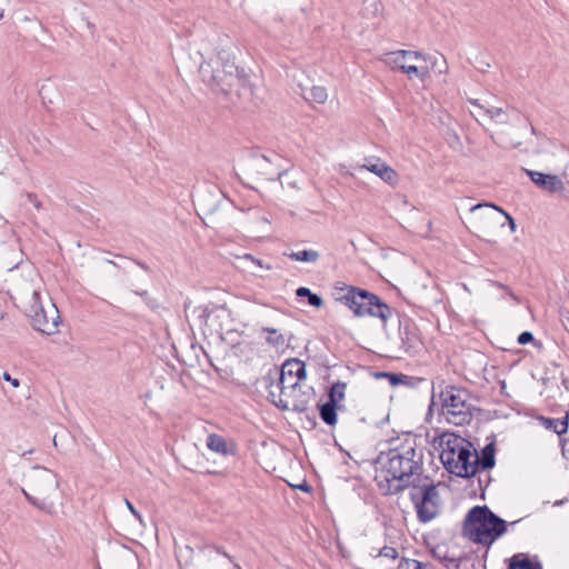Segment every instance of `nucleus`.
Returning <instances> with one entry per match:
<instances>
[{"label":"nucleus","instance_id":"nucleus-6","mask_svg":"<svg viewBox=\"0 0 569 569\" xmlns=\"http://www.w3.org/2000/svg\"><path fill=\"white\" fill-rule=\"evenodd\" d=\"M27 316L30 318L32 328L47 336L56 333L61 321L59 310L54 305L51 306L50 317H48V311L42 306L39 291L32 292L30 305L27 308Z\"/></svg>","mask_w":569,"mask_h":569},{"label":"nucleus","instance_id":"nucleus-50","mask_svg":"<svg viewBox=\"0 0 569 569\" xmlns=\"http://www.w3.org/2000/svg\"><path fill=\"white\" fill-rule=\"evenodd\" d=\"M130 260L133 261L138 267H140L146 272H151V268L146 262L136 258H130Z\"/></svg>","mask_w":569,"mask_h":569},{"label":"nucleus","instance_id":"nucleus-34","mask_svg":"<svg viewBox=\"0 0 569 569\" xmlns=\"http://www.w3.org/2000/svg\"><path fill=\"white\" fill-rule=\"evenodd\" d=\"M427 566H430V563L429 562L425 563L419 560L402 557L397 569H423Z\"/></svg>","mask_w":569,"mask_h":569},{"label":"nucleus","instance_id":"nucleus-59","mask_svg":"<svg viewBox=\"0 0 569 569\" xmlns=\"http://www.w3.org/2000/svg\"><path fill=\"white\" fill-rule=\"evenodd\" d=\"M259 157H260L262 160L267 161V162H271V161H272V160H271V158H270V157H268V156H266V154H260Z\"/></svg>","mask_w":569,"mask_h":569},{"label":"nucleus","instance_id":"nucleus-37","mask_svg":"<svg viewBox=\"0 0 569 569\" xmlns=\"http://www.w3.org/2000/svg\"><path fill=\"white\" fill-rule=\"evenodd\" d=\"M517 342L521 346L532 343L535 347H541V342L535 339V336L531 331H522L518 338Z\"/></svg>","mask_w":569,"mask_h":569},{"label":"nucleus","instance_id":"nucleus-25","mask_svg":"<svg viewBox=\"0 0 569 569\" xmlns=\"http://www.w3.org/2000/svg\"><path fill=\"white\" fill-rule=\"evenodd\" d=\"M283 256L288 257L292 261L306 263H316L320 258V253L313 249H302L299 251L283 252Z\"/></svg>","mask_w":569,"mask_h":569},{"label":"nucleus","instance_id":"nucleus-15","mask_svg":"<svg viewBox=\"0 0 569 569\" xmlns=\"http://www.w3.org/2000/svg\"><path fill=\"white\" fill-rule=\"evenodd\" d=\"M360 169H366L369 172L375 173L390 186H396L399 179L397 171L378 157L365 158V163Z\"/></svg>","mask_w":569,"mask_h":569},{"label":"nucleus","instance_id":"nucleus-22","mask_svg":"<svg viewBox=\"0 0 569 569\" xmlns=\"http://www.w3.org/2000/svg\"><path fill=\"white\" fill-rule=\"evenodd\" d=\"M292 396V403L290 409L295 412H306L309 408L310 400L316 396V391L312 387H308L307 390L302 391L301 387L297 388L295 393H290Z\"/></svg>","mask_w":569,"mask_h":569},{"label":"nucleus","instance_id":"nucleus-49","mask_svg":"<svg viewBox=\"0 0 569 569\" xmlns=\"http://www.w3.org/2000/svg\"><path fill=\"white\" fill-rule=\"evenodd\" d=\"M209 548H212L214 549V551L219 555H222L224 556L226 558H228L231 562H233V558L222 548V547H219V546H209Z\"/></svg>","mask_w":569,"mask_h":569},{"label":"nucleus","instance_id":"nucleus-3","mask_svg":"<svg viewBox=\"0 0 569 569\" xmlns=\"http://www.w3.org/2000/svg\"><path fill=\"white\" fill-rule=\"evenodd\" d=\"M520 520L507 522L495 513L487 505L475 506L468 510L462 521V536L471 542L490 548Z\"/></svg>","mask_w":569,"mask_h":569},{"label":"nucleus","instance_id":"nucleus-28","mask_svg":"<svg viewBox=\"0 0 569 569\" xmlns=\"http://www.w3.org/2000/svg\"><path fill=\"white\" fill-rule=\"evenodd\" d=\"M296 297L298 299L306 298L307 303L316 309H320L325 306L323 298L319 293L312 292L308 287L297 288Z\"/></svg>","mask_w":569,"mask_h":569},{"label":"nucleus","instance_id":"nucleus-20","mask_svg":"<svg viewBox=\"0 0 569 569\" xmlns=\"http://www.w3.org/2000/svg\"><path fill=\"white\" fill-rule=\"evenodd\" d=\"M507 569H543L538 556L531 558L528 553L518 552L505 560Z\"/></svg>","mask_w":569,"mask_h":569},{"label":"nucleus","instance_id":"nucleus-1","mask_svg":"<svg viewBox=\"0 0 569 569\" xmlns=\"http://www.w3.org/2000/svg\"><path fill=\"white\" fill-rule=\"evenodd\" d=\"M198 72L212 93L231 101L236 97L241 103L253 102L254 91L250 73L236 63L231 51L219 50L216 57L201 62Z\"/></svg>","mask_w":569,"mask_h":569},{"label":"nucleus","instance_id":"nucleus-36","mask_svg":"<svg viewBox=\"0 0 569 569\" xmlns=\"http://www.w3.org/2000/svg\"><path fill=\"white\" fill-rule=\"evenodd\" d=\"M536 420L539 421L547 430H551L558 435V420L556 418L546 417L542 415L536 416Z\"/></svg>","mask_w":569,"mask_h":569},{"label":"nucleus","instance_id":"nucleus-27","mask_svg":"<svg viewBox=\"0 0 569 569\" xmlns=\"http://www.w3.org/2000/svg\"><path fill=\"white\" fill-rule=\"evenodd\" d=\"M483 409L480 407L473 406L469 402H467V408L463 409V411H459L458 419H449L450 423H453L455 426H465L469 425L473 418L475 415H482Z\"/></svg>","mask_w":569,"mask_h":569},{"label":"nucleus","instance_id":"nucleus-63","mask_svg":"<svg viewBox=\"0 0 569 569\" xmlns=\"http://www.w3.org/2000/svg\"><path fill=\"white\" fill-rule=\"evenodd\" d=\"M471 103H472L473 106H477V107H479V108H482V106H480V104L478 103V100H472V101H471Z\"/></svg>","mask_w":569,"mask_h":569},{"label":"nucleus","instance_id":"nucleus-23","mask_svg":"<svg viewBox=\"0 0 569 569\" xmlns=\"http://www.w3.org/2000/svg\"><path fill=\"white\" fill-rule=\"evenodd\" d=\"M352 289H358V286L347 284L343 281H336L332 286V293H331L333 300L338 303H341L342 306H345L346 308H348L350 310V308H351L350 300H352V297L350 298V296L352 293L351 292Z\"/></svg>","mask_w":569,"mask_h":569},{"label":"nucleus","instance_id":"nucleus-40","mask_svg":"<svg viewBox=\"0 0 569 569\" xmlns=\"http://www.w3.org/2000/svg\"><path fill=\"white\" fill-rule=\"evenodd\" d=\"M377 557H386V558H390V559L395 560L399 557V553L396 548L390 547V546H385L379 550Z\"/></svg>","mask_w":569,"mask_h":569},{"label":"nucleus","instance_id":"nucleus-9","mask_svg":"<svg viewBox=\"0 0 569 569\" xmlns=\"http://www.w3.org/2000/svg\"><path fill=\"white\" fill-rule=\"evenodd\" d=\"M398 332L401 340L400 349H402L408 356L418 355L423 347V340L419 327L412 318L405 313H398Z\"/></svg>","mask_w":569,"mask_h":569},{"label":"nucleus","instance_id":"nucleus-54","mask_svg":"<svg viewBox=\"0 0 569 569\" xmlns=\"http://www.w3.org/2000/svg\"><path fill=\"white\" fill-rule=\"evenodd\" d=\"M507 296H509V298H511L516 303H521V299L519 298V296H517L512 289L510 288L507 292Z\"/></svg>","mask_w":569,"mask_h":569},{"label":"nucleus","instance_id":"nucleus-26","mask_svg":"<svg viewBox=\"0 0 569 569\" xmlns=\"http://www.w3.org/2000/svg\"><path fill=\"white\" fill-rule=\"evenodd\" d=\"M481 209H491V210L500 212L502 216H505L510 231L516 232L517 222H516L515 218L509 212H507L503 208L499 207L498 204H496L493 202H479V203L472 206L470 210L472 212H475V211L481 210Z\"/></svg>","mask_w":569,"mask_h":569},{"label":"nucleus","instance_id":"nucleus-55","mask_svg":"<svg viewBox=\"0 0 569 569\" xmlns=\"http://www.w3.org/2000/svg\"><path fill=\"white\" fill-rule=\"evenodd\" d=\"M389 372L390 371H377L373 373V376L376 379H387L388 380Z\"/></svg>","mask_w":569,"mask_h":569},{"label":"nucleus","instance_id":"nucleus-17","mask_svg":"<svg viewBox=\"0 0 569 569\" xmlns=\"http://www.w3.org/2000/svg\"><path fill=\"white\" fill-rule=\"evenodd\" d=\"M525 171L530 180L543 191L558 193L566 189L563 181L557 174L529 169H526Z\"/></svg>","mask_w":569,"mask_h":569},{"label":"nucleus","instance_id":"nucleus-11","mask_svg":"<svg viewBox=\"0 0 569 569\" xmlns=\"http://www.w3.org/2000/svg\"><path fill=\"white\" fill-rule=\"evenodd\" d=\"M385 473V479L377 482V486L383 496H395L403 492L408 488L415 490V488L418 486V482L422 481V475L420 477L416 475H402L397 477L398 473L396 472Z\"/></svg>","mask_w":569,"mask_h":569},{"label":"nucleus","instance_id":"nucleus-62","mask_svg":"<svg viewBox=\"0 0 569 569\" xmlns=\"http://www.w3.org/2000/svg\"><path fill=\"white\" fill-rule=\"evenodd\" d=\"M283 396H284V397H291V398H292V396L290 395V390H286V392H282V397H283Z\"/></svg>","mask_w":569,"mask_h":569},{"label":"nucleus","instance_id":"nucleus-60","mask_svg":"<svg viewBox=\"0 0 569 569\" xmlns=\"http://www.w3.org/2000/svg\"><path fill=\"white\" fill-rule=\"evenodd\" d=\"M287 174V170H281L277 173V179H281L282 176Z\"/></svg>","mask_w":569,"mask_h":569},{"label":"nucleus","instance_id":"nucleus-10","mask_svg":"<svg viewBox=\"0 0 569 569\" xmlns=\"http://www.w3.org/2000/svg\"><path fill=\"white\" fill-rule=\"evenodd\" d=\"M472 398L471 392L463 387L448 385L440 393L442 407L448 408L447 420L458 419L459 411L467 408L468 399Z\"/></svg>","mask_w":569,"mask_h":569},{"label":"nucleus","instance_id":"nucleus-14","mask_svg":"<svg viewBox=\"0 0 569 569\" xmlns=\"http://www.w3.org/2000/svg\"><path fill=\"white\" fill-rule=\"evenodd\" d=\"M279 380V383L283 385V376L290 377V380L297 381L299 386L300 381L307 378L306 363L298 358L287 359L280 369L273 368L269 370Z\"/></svg>","mask_w":569,"mask_h":569},{"label":"nucleus","instance_id":"nucleus-61","mask_svg":"<svg viewBox=\"0 0 569 569\" xmlns=\"http://www.w3.org/2000/svg\"><path fill=\"white\" fill-rule=\"evenodd\" d=\"M22 260H19L18 262H16L14 264H12L11 267H9L8 269L9 270H13V269H17L19 267V264L21 263Z\"/></svg>","mask_w":569,"mask_h":569},{"label":"nucleus","instance_id":"nucleus-8","mask_svg":"<svg viewBox=\"0 0 569 569\" xmlns=\"http://www.w3.org/2000/svg\"><path fill=\"white\" fill-rule=\"evenodd\" d=\"M196 310L199 311L198 319L204 335L208 330L210 335L218 333L221 336L224 330L223 321L227 319L231 320L232 316V311L226 303L210 302L206 306L197 307Z\"/></svg>","mask_w":569,"mask_h":569},{"label":"nucleus","instance_id":"nucleus-35","mask_svg":"<svg viewBox=\"0 0 569 569\" xmlns=\"http://www.w3.org/2000/svg\"><path fill=\"white\" fill-rule=\"evenodd\" d=\"M136 296H139L148 308L151 310H158L160 305L156 298L150 297L147 290H133Z\"/></svg>","mask_w":569,"mask_h":569},{"label":"nucleus","instance_id":"nucleus-18","mask_svg":"<svg viewBox=\"0 0 569 569\" xmlns=\"http://www.w3.org/2000/svg\"><path fill=\"white\" fill-rule=\"evenodd\" d=\"M406 59H401L397 51L387 53V62L391 66L392 70L406 73L409 77L416 76L420 80H426L430 72L428 67H417L415 64H406Z\"/></svg>","mask_w":569,"mask_h":569},{"label":"nucleus","instance_id":"nucleus-5","mask_svg":"<svg viewBox=\"0 0 569 569\" xmlns=\"http://www.w3.org/2000/svg\"><path fill=\"white\" fill-rule=\"evenodd\" d=\"M409 497L420 523L430 522L440 513V495L429 476L422 475V481L410 491Z\"/></svg>","mask_w":569,"mask_h":569},{"label":"nucleus","instance_id":"nucleus-52","mask_svg":"<svg viewBox=\"0 0 569 569\" xmlns=\"http://www.w3.org/2000/svg\"><path fill=\"white\" fill-rule=\"evenodd\" d=\"M28 199L30 202L34 204L37 209L41 207V202L38 200L37 196L34 193H28Z\"/></svg>","mask_w":569,"mask_h":569},{"label":"nucleus","instance_id":"nucleus-56","mask_svg":"<svg viewBox=\"0 0 569 569\" xmlns=\"http://www.w3.org/2000/svg\"><path fill=\"white\" fill-rule=\"evenodd\" d=\"M561 379H562V385L566 387V389H569V379L563 375L561 373Z\"/></svg>","mask_w":569,"mask_h":569},{"label":"nucleus","instance_id":"nucleus-13","mask_svg":"<svg viewBox=\"0 0 569 569\" xmlns=\"http://www.w3.org/2000/svg\"><path fill=\"white\" fill-rule=\"evenodd\" d=\"M437 436L432 440V445L436 450H440V455L443 457H455L459 451L458 448H461L462 445L467 441L466 438H462L458 433L453 431H442L439 432V429H436Z\"/></svg>","mask_w":569,"mask_h":569},{"label":"nucleus","instance_id":"nucleus-44","mask_svg":"<svg viewBox=\"0 0 569 569\" xmlns=\"http://www.w3.org/2000/svg\"><path fill=\"white\" fill-rule=\"evenodd\" d=\"M124 502H126L128 510L133 515V517L136 519H138L140 522H142V515L137 510L134 505L127 498H124Z\"/></svg>","mask_w":569,"mask_h":569},{"label":"nucleus","instance_id":"nucleus-38","mask_svg":"<svg viewBox=\"0 0 569 569\" xmlns=\"http://www.w3.org/2000/svg\"><path fill=\"white\" fill-rule=\"evenodd\" d=\"M405 381L402 382V386H406L408 388H418L421 383L426 382V378L422 377H416V376H408L405 375Z\"/></svg>","mask_w":569,"mask_h":569},{"label":"nucleus","instance_id":"nucleus-41","mask_svg":"<svg viewBox=\"0 0 569 569\" xmlns=\"http://www.w3.org/2000/svg\"><path fill=\"white\" fill-rule=\"evenodd\" d=\"M405 373L402 372H389L388 376V382L391 387H398L402 386V382L405 381Z\"/></svg>","mask_w":569,"mask_h":569},{"label":"nucleus","instance_id":"nucleus-64","mask_svg":"<svg viewBox=\"0 0 569 569\" xmlns=\"http://www.w3.org/2000/svg\"><path fill=\"white\" fill-rule=\"evenodd\" d=\"M541 381H542V383H543L545 386H547V385H548L549 379H548V378H542V379H541Z\"/></svg>","mask_w":569,"mask_h":569},{"label":"nucleus","instance_id":"nucleus-12","mask_svg":"<svg viewBox=\"0 0 569 569\" xmlns=\"http://www.w3.org/2000/svg\"><path fill=\"white\" fill-rule=\"evenodd\" d=\"M258 383L262 385L267 390V400L270 403L281 411L290 410L289 402L282 398L283 385L279 383V380L276 379L272 372L268 371L267 375L258 380Z\"/></svg>","mask_w":569,"mask_h":569},{"label":"nucleus","instance_id":"nucleus-42","mask_svg":"<svg viewBox=\"0 0 569 569\" xmlns=\"http://www.w3.org/2000/svg\"><path fill=\"white\" fill-rule=\"evenodd\" d=\"M298 387L297 381L290 380V377L288 376H283V392H286V390H290V393H295Z\"/></svg>","mask_w":569,"mask_h":569},{"label":"nucleus","instance_id":"nucleus-53","mask_svg":"<svg viewBox=\"0 0 569 569\" xmlns=\"http://www.w3.org/2000/svg\"><path fill=\"white\" fill-rule=\"evenodd\" d=\"M561 321L566 330H569V311H566L565 313L561 312Z\"/></svg>","mask_w":569,"mask_h":569},{"label":"nucleus","instance_id":"nucleus-29","mask_svg":"<svg viewBox=\"0 0 569 569\" xmlns=\"http://www.w3.org/2000/svg\"><path fill=\"white\" fill-rule=\"evenodd\" d=\"M430 553H431L432 558H435V559L439 560L440 562L445 563L447 569H460V562L463 559H467V556H463V557H460V558L449 557L447 551L441 552L438 547L432 548L430 550Z\"/></svg>","mask_w":569,"mask_h":569},{"label":"nucleus","instance_id":"nucleus-7","mask_svg":"<svg viewBox=\"0 0 569 569\" xmlns=\"http://www.w3.org/2000/svg\"><path fill=\"white\" fill-rule=\"evenodd\" d=\"M457 459L455 457H443V455H439L440 461L443 468L455 475L456 477L463 479H472L477 473H473V460L471 461V457L476 458L477 449L473 443L467 439V441L462 445L461 448H458Z\"/></svg>","mask_w":569,"mask_h":569},{"label":"nucleus","instance_id":"nucleus-45","mask_svg":"<svg viewBox=\"0 0 569 569\" xmlns=\"http://www.w3.org/2000/svg\"><path fill=\"white\" fill-rule=\"evenodd\" d=\"M295 489H298L302 492L310 493L312 491V486L303 480L301 483L293 486Z\"/></svg>","mask_w":569,"mask_h":569},{"label":"nucleus","instance_id":"nucleus-21","mask_svg":"<svg viewBox=\"0 0 569 569\" xmlns=\"http://www.w3.org/2000/svg\"><path fill=\"white\" fill-rule=\"evenodd\" d=\"M316 407L323 423L331 428L337 426L339 420V408H343V406H337L335 403L320 400Z\"/></svg>","mask_w":569,"mask_h":569},{"label":"nucleus","instance_id":"nucleus-47","mask_svg":"<svg viewBox=\"0 0 569 569\" xmlns=\"http://www.w3.org/2000/svg\"><path fill=\"white\" fill-rule=\"evenodd\" d=\"M3 380L10 382L14 388L20 386V380L17 378H12L8 372H4L2 376Z\"/></svg>","mask_w":569,"mask_h":569},{"label":"nucleus","instance_id":"nucleus-19","mask_svg":"<svg viewBox=\"0 0 569 569\" xmlns=\"http://www.w3.org/2000/svg\"><path fill=\"white\" fill-rule=\"evenodd\" d=\"M207 447L209 450L220 453L224 457L237 456L238 447L232 440L228 442L222 436L217 433H210L207 437Z\"/></svg>","mask_w":569,"mask_h":569},{"label":"nucleus","instance_id":"nucleus-57","mask_svg":"<svg viewBox=\"0 0 569 569\" xmlns=\"http://www.w3.org/2000/svg\"><path fill=\"white\" fill-rule=\"evenodd\" d=\"M389 420V415H387L380 422L376 423L377 427H381L385 422Z\"/></svg>","mask_w":569,"mask_h":569},{"label":"nucleus","instance_id":"nucleus-32","mask_svg":"<svg viewBox=\"0 0 569 569\" xmlns=\"http://www.w3.org/2000/svg\"><path fill=\"white\" fill-rule=\"evenodd\" d=\"M262 332L269 333V336L266 338L267 343L274 348H280L284 346V337L281 335L277 329L263 327Z\"/></svg>","mask_w":569,"mask_h":569},{"label":"nucleus","instance_id":"nucleus-16","mask_svg":"<svg viewBox=\"0 0 569 569\" xmlns=\"http://www.w3.org/2000/svg\"><path fill=\"white\" fill-rule=\"evenodd\" d=\"M496 435L491 433L487 437V443L481 449L480 456L476 453V458L473 459V473H481L483 471H489L496 466Z\"/></svg>","mask_w":569,"mask_h":569},{"label":"nucleus","instance_id":"nucleus-51","mask_svg":"<svg viewBox=\"0 0 569 569\" xmlns=\"http://www.w3.org/2000/svg\"><path fill=\"white\" fill-rule=\"evenodd\" d=\"M306 421L308 422L310 429H316L318 426V422H317V419L315 416L307 415Z\"/></svg>","mask_w":569,"mask_h":569},{"label":"nucleus","instance_id":"nucleus-4","mask_svg":"<svg viewBox=\"0 0 569 569\" xmlns=\"http://www.w3.org/2000/svg\"><path fill=\"white\" fill-rule=\"evenodd\" d=\"M350 311L356 318H377L386 326L393 315V309L377 293L358 287L351 290Z\"/></svg>","mask_w":569,"mask_h":569},{"label":"nucleus","instance_id":"nucleus-31","mask_svg":"<svg viewBox=\"0 0 569 569\" xmlns=\"http://www.w3.org/2000/svg\"><path fill=\"white\" fill-rule=\"evenodd\" d=\"M22 493L26 500L33 507L38 508L39 510L44 511L49 515H52L54 512L53 502H46L43 500H39L36 497L31 496L29 492H27L24 489H22Z\"/></svg>","mask_w":569,"mask_h":569},{"label":"nucleus","instance_id":"nucleus-30","mask_svg":"<svg viewBox=\"0 0 569 569\" xmlns=\"http://www.w3.org/2000/svg\"><path fill=\"white\" fill-rule=\"evenodd\" d=\"M556 420H558V436L560 438L562 456L565 458H568L567 450H566L565 446H566V442L569 441V439L563 438L562 436L565 433H567L568 429H569V411H567L562 418H556Z\"/></svg>","mask_w":569,"mask_h":569},{"label":"nucleus","instance_id":"nucleus-46","mask_svg":"<svg viewBox=\"0 0 569 569\" xmlns=\"http://www.w3.org/2000/svg\"><path fill=\"white\" fill-rule=\"evenodd\" d=\"M490 481H491V477L490 476H488V480H487V482L485 485L482 482V479L480 477L478 478V486H479V489L481 490V495H480L481 499H485V491H486V488L488 487Z\"/></svg>","mask_w":569,"mask_h":569},{"label":"nucleus","instance_id":"nucleus-58","mask_svg":"<svg viewBox=\"0 0 569 569\" xmlns=\"http://www.w3.org/2000/svg\"><path fill=\"white\" fill-rule=\"evenodd\" d=\"M487 557H488V550H486L485 553L482 555V560H483L482 568L483 569H487V567H486V559H487Z\"/></svg>","mask_w":569,"mask_h":569},{"label":"nucleus","instance_id":"nucleus-43","mask_svg":"<svg viewBox=\"0 0 569 569\" xmlns=\"http://www.w3.org/2000/svg\"><path fill=\"white\" fill-rule=\"evenodd\" d=\"M486 113L490 117V119H498L505 113V111L502 108L491 107L486 109Z\"/></svg>","mask_w":569,"mask_h":569},{"label":"nucleus","instance_id":"nucleus-33","mask_svg":"<svg viewBox=\"0 0 569 569\" xmlns=\"http://www.w3.org/2000/svg\"><path fill=\"white\" fill-rule=\"evenodd\" d=\"M328 98L327 89L322 86H313L308 96H305L307 101H315L317 103H325Z\"/></svg>","mask_w":569,"mask_h":569},{"label":"nucleus","instance_id":"nucleus-24","mask_svg":"<svg viewBox=\"0 0 569 569\" xmlns=\"http://www.w3.org/2000/svg\"><path fill=\"white\" fill-rule=\"evenodd\" d=\"M346 389H347V383L343 382V381H336V382H332L329 387H327L326 389V396H327V401L328 402H331V403H335L337 406H343V400H345V397H346Z\"/></svg>","mask_w":569,"mask_h":569},{"label":"nucleus","instance_id":"nucleus-2","mask_svg":"<svg viewBox=\"0 0 569 569\" xmlns=\"http://www.w3.org/2000/svg\"><path fill=\"white\" fill-rule=\"evenodd\" d=\"M401 440L399 437L390 438L387 442L391 445L388 450H382L372 460L376 469L382 472H396L397 477L402 475H423V451L418 450V437L411 432Z\"/></svg>","mask_w":569,"mask_h":569},{"label":"nucleus","instance_id":"nucleus-39","mask_svg":"<svg viewBox=\"0 0 569 569\" xmlns=\"http://www.w3.org/2000/svg\"><path fill=\"white\" fill-rule=\"evenodd\" d=\"M399 53V57L401 59H423L426 60V56L420 51H413V50H397Z\"/></svg>","mask_w":569,"mask_h":569},{"label":"nucleus","instance_id":"nucleus-48","mask_svg":"<svg viewBox=\"0 0 569 569\" xmlns=\"http://www.w3.org/2000/svg\"><path fill=\"white\" fill-rule=\"evenodd\" d=\"M489 283H490V286H492L495 288L503 290L505 292H507L510 289L509 286H507V284H505V283H502L501 281H498V280H489Z\"/></svg>","mask_w":569,"mask_h":569}]
</instances>
